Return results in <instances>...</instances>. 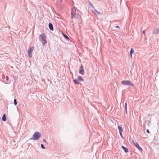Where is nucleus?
<instances>
[{"label":"nucleus","instance_id":"obj_10","mask_svg":"<svg viewBox=\"0 0 159 159\" xmlns=\"http://www.w3.org/2000/svg\"><path fill=\"white\" fill-rule=\"evenodd\" d=\"M123 150L125 153H127L128 152V149L125 147L124 146H121Z\"/></svg>","mask_w":159,"mask_h":159},{"label":"nucleus","instance_id":"obj_21","mask_svg":"<svg viewBox=\"0 0 159 159\" xmlns=\"http://www.w3.org/2000/svg\"><path fill=\"white\" fill-rule=\"evenodd\" d=\"M6 80H9V77L8 76H7L6 77Z\"/></svg>","mask_w":159,"mask_h":159},{"label":"nucleus","instance_id":"obj_26","mask_svg":"<svg viewBox=\"0 0 159 159\" xmlns=\"http://www.w3.org/2000/svg\"><path fill=\"white\" fill-rule=\"evenodd\" d=\"M80 69H84L82 68V66H81L80 67Z\"/></svg>","mask_w":159,"mask_h":159},{"label":"nucleus","instance_id":"obj_18","mask_svg":"<svg viewBox=\"0 0 159 159\" xmlns=\"http://www.w3.org/2000/svg\"><path fill=\"white\" fill-rule=\"evenodd\" d=\"M14 105H17V101H16V99H14Z\"/></svg>","mask_w":159,"mask_h":159},{"label":"nucleus","instance_id":"obj_11","mask_svg":"<svg viewBox=\"0 0 159 159\" xmlns=\"http://www.w3.org/2000/svg\"><path fill=\"white\" fill-rule=\"evenodd\" d=\"M132 143L137 148L139 147V146L134 140H132Z\"/></svg>","mask_w":159,"mask_h":159},{"label":"nucleus","instance_id":"obj_9","mask_svg":"<svg viewBox=\"0 0 159 159\" xmlns=\"http://www.w3.org/2000/svg\"><path fill=\"white\" fill-rule=\"evenodd\" d=\"M49 29L51 30V31H53V27L52 24L51 23H49Z\"/></svg>","mask_w":159,"mask_h":159},{"label":"nucleus","instance_id":"obj_25","mask_svg":"<svg viewBox=\"0 0 159 159\" xmlns=\"http://www.w3.org/2000/svg\"><path fill=\"white\" fill-rule=\"evenodd\" d=\"M143 33L144 34H145V30H143Z\"/></svg>","mask_w":159,"mask_h":159},{"label":"nucleus","instance_id":"obj_2","mask_svg":"<svg viewBox=\"0 0 159 159\" xmlns=\"http://www.w3.org/2000/svg\"><path fill=\"white\" fill-rule=\"evenodd\" d=\"M39 39L41 41L43 45H44L47 43L45 34L44 33H42L39 36Z\"/></svg>","mask_w":159,"mask_h":159},{"label":"nucleus","instance_id":"obj_8","mask_svg":"<svg viewBox=\"0 0 159 159\" xmlns=\"http://www.w3.org/2000/svg\"><path fill=\"white\" fill-rule=\"evenodd\" d=\"M153 33L154 34H157L159 33V29H154Z\"/></svg>","mask_w":159,"mask_h":159},{"label":"nucleus","instance_id":"obj_6","mask_svg":"<svg viewBox=\"0 0 159 159\" xmlns=\"http://www.w3.org/2000/svg\"><path fill=\"white\" fill-rule=\"evenodd\" d=\"M33 47H30L28 49L27 52L30 58H31L32 57V54L31 53L33 50Z\"/></svg>","mask_w":159,"mask_h":159},{"label":"nucleus","instance_id":"obj_1","mask_svg":"<svg viewBox=\"0 0 159 159\" xmlns=\"http://www.w3.org/2000/svg\"><path fill=\"white\" fill-rule=\"evenodd\" d=\"M40 137V133L39 132H36L34 133L32 137L30 138V140H37L39 139Z\"/></svg>","mask_w":159,"mask_h":159},{"label":"nucleus","instance_id":"obj_13","mask_svg":"<svg viewBox=\"0 0 159 159\" xmlns=\"http://www.w3.org/2000/svg\"><path fill=\"white\" fill-rule=\"evenodd\" d=\"M134 52V51L133 49V48H131L130 52V56L131 57H132V54Z\"/></svg>","mask_w":159,"mask_h":159},{"label":"nucleus","instance_id":"obj_7","mask_svg":"<svg viewBox=\"0 0 159 159\" xmlns=\"http://www.w3.org/2000/svg\"><path fill=\"white\" fill-rule=\"evenodd\" d=\"M89 4L92 7V8L94 9V11L95 12V14L96 15H100V13L99 12H98L95 9L93 5L91 3V2L90 1H88Z\"/></svg>","mask_w":159,"mask_h":159},{"label":"nucleus","instance_id":"obj_4","mask_svg":"<svg viewBox=\"0 0 159 159\" xmlns=\"http://www.w3.org/2000/svg\"><path fill=\"white\" fill-rule=\"evenodd\" d=\"M76 9L75 7H73L72 10L71 12V15L72 16V18H73L75 19H76L77 15L76 13Z\"/></svg>","mask_w":159,"mask_h":159},{"label":"nucleus","instance_id":"obj_23","mask_svg":"<svg viewBox=\"0 0 159 159\" xmlns=\"http://www.w3.org/2000/svg\"><path fill=\"white\" fill-rule=\"evenodd\" d=\"M119 134H120V136H122V132H119Z\"/></svg>","mask_w":159,"mask_h":159},{"label":"nucleus","instance_id":"obj_5","mask_svg":"<svg viewBox=\"0 0 159 159\" xmlns=\"http://www.w3.org/2000/svg\"><path fill=\"white\" fill-rule=\"evenodd\" d=\"M84 80L83 79L81 76H79L74 80V82L76 84H78L80 81H83Z\"/></svg>","mask_w":159,"mask_h":159},{"label":"nucleus","instance_id":"obj_14","mask_svg":"<svg viewBox=\"0 0 159 159\" xmlns=\"http://www.w3.org/2000/svg\"><path fill=\"white\" fill-rule=\"evenodd\" d=\"M79 73L82 75L84 74V69H80L79 71Z\"/></svg>","mask_w":159,"mask_h":159},{"label":"nucleus","instance_id":"obj_17","mask_svg":"<svg viewBox=\"0 0 159 159\" xmlns=\"http://www.w3.org/2000/svg\"><path fill=\"white\" fill-rule=\"evenodd\" d=\"M125 111H126V113L127 114V103H125Z\"/></svg>","mask_w":159,"mask_h":159},{"label":"nucleus","instance_id":"obj_29","mask_svg":"<svg viewBox=\"0 0 159 159\" xmlns=\"http://www.w3.org/2000/svg\"><path fill=\"white\" fill-rule=\"evenodd\" d=\"M132 66H133V64H132Z\"/></svg>","mask_w":159,"mask_h":159},{"label":"nucleus","instance_id":"obj_15","mask_svg":"<svg viewBox=\"0 0 159 159\" xmlns=\"http://www.w3.org/2000/svg\"><path fill=\"white\" fill-rule=\"evenodd\" d=\"M118 129L119 130V132H122L123 131V129L120 126H118Z\"/></svg>","mask_w":159,"mask_h":159},{"label":"nucleus","instance_id":"obj_12","mask_svg":"<svg viewBox=\"0 0 159 159\" xmlns=\"http://www.w3.org/2000/svg\"><path fill=\"white\" fill-rule=\"evenodd\" d=\"M2 120L4 121H5L7 119H6V117L5 116V114H4L3 115V116L2 117Z\"/></svg>","mask_w":159,"mask_h":159},{"label":"nucleus","instance_id":"obj_24","mask_svg":"<svg viewBox=\"0 0 159 159\" xmlns=\"http://www.w3.org/2000/svg\"><path fill=\"white\" fill-rule=\"evenodd\" d=\"M115 27V28H119V29L120 28L119 27L118 25L116 26Z\"/></svg>","mask_w":159,"mask_h":159},{"label":"nucleus","instance_id":"obj_28","mask_svg":"<svg viewBox=\"0 0 159 159\" xmlns=\"http://www.w3.org/2000/svg\"><path fill=\"white\" fill-rule=\"evenodd\" d=\"M121 136V137L123 139H124V137H123V135H122V136Z\"/></svg>","mask_w":159,"mask_h":159},{"label":"nucleus","instance_id":"obj_20","mask_svg":"<svg viewBox=\"0 0 159 159\" xmlns=\"http://www.w3.org/2000/svg\"><path fill=\"white\" fill-rule=\"evenodd\" d=\"M139 149L141 151H142V148L139 146V147L137 148Z\"/></svg>","mask_w":159,"mask_h":159},{"label":"nucleus","instance_id":"obj_3","mask_svg":"<svg viewBox=\"0 0 159 159\" xmlns=\"http://www.w3.org/2000/svg\"><path fill=\"white\" fill-rule=\"evenodd\" d=\"M121 83L122 84L124 85H130L132 87L134 86L133 84L129 80H123L121 82Z\"/></svg>","mask_w":159,"mask_h":159},{"label":"nucleus","instance_id":"obj_19","mask_svg":"<svg viewBox=\"0 0 159 159\" xmlns=\"http://www.w3.org/2000/svg\"><path fill=\"white\" fill-rule=\"evenodd\" d=\"M41 147L43 149H45V147H44V145L43 144H41Z\"/></svg>","mask_w":159,"mask_h":159},{"label":"nucleus","instance_id":"obj_22","mask_svg":"<svg viewBox=\"0 0 159 159\" xmlns=\"http://www.w3.org/2000/svg\"><path fill=\"white\" fill-rule=\"evenodd\" d=\"M146 132L148 133H150L149 131V130L148 129H147L146 130Z\"/></svg>","mask_w":159,"mask_h":159},{"label":"nucleus","instance_id":"obj_27","mask_svg":"<svg viewBox=\"0 0 159 159\" xmlns=\"http://www.w3.org/2000/svg\"><path fill=\"white\" fill-rule=\"evenodd\" d=\"M43 141L44 142H45L47 143V142H46V141L45 140V139H44L43 140Z\"/></svg>","mask_w":159,"mask_h":159},{"label":"nucleus","instance_id":"obj_16","mask_svg":"<svg viewBox=\"0 0 159 159\" xmlns=\"http://www.w3.org/2000/svg\"><path fill=\"white\" fill-rule=\"evenodd\" d=\"M62 34L63 36L65 38H66L67 39H69V38H68V36L67 35L64 34L63 33H62Z\"/></svg>","mask_w":159,"mask_h":159}]
</instances>
